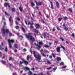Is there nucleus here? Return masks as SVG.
<instances>
[{"mask_svg": "<svg viewBox=\"0 0 75 75\" xmlns=\"http://www.w3.org/2000/svg\"><path fill=\"white\" fill-rule=\"evenodd\" d=\"M25 35L26 36V38H29L30 40L32 42H34L35 41V39L34 38V37L31 35V33H29L28 34V35L25 34Z\"/></svg>", "mask_w": 75, "mask_h": 75, "instance_id": "f257e3e1", "label": "nucleus"}, {"mask_svg": "<svg viewBox=\"0 0 75 75\" xmlns=\"http://www.w3.org/2000/svg\"><path fill=\"white\" fill-rule=\"evenodd\" d=\"M1 31L2 32V35L3 37H4L6 35V33L7 34H8L9 33V30L7 29H5L4 28V27H3L2 29H1Z\"/></svg>", "mask_w": 75, "mask_h": 75, "instance_id": "f03ea898", "label": "nucleus"}, {"mask_svg": "<svg viewBox=\"0 0 75 75\" xmlns=\"http://www.w3.org/2000/svg\"><path fill=\"white\" fill-rule=\"evenodd\" d=\"M33 54L34 55V57L35 58H37L38 60H41V56L40 55V54H38L37 55L35 54V51H33Z\"/></svg>", "mask_w": 75, "mask_h": 75, "instance_id": "7ed1b4c3", "label": "nucleus"}, {"mask_svg": "<svg viewBox=\"0 0 75 75\" xmlns=\"http://www.w3.org/2000/svg\"><path fill=\"white\" fill-rule=\"evenodd\" d=\"M8 43L9 45V48H12V45L11 43H13V42H14V40L13 39H12L10 40V39H8Z\"/></svg>", "mask_w": 75, "mask_h": 75, "instance_id": "20e7f679", "label": "nucleus"}, {"mask_svg": "<svg viewBox=\"0 0 75 75\" xmlns=\"http://www.w3.org/2000/svg\"><path fill=\"white\" fill-rule=\"evenodd\" d=\"M22 62L21 61H20L19 65H22V64H23V63H24L25 65H28V62L27 61L25 60L24 59H22Z\"/></svg>", "mask_w": 75, "mask_h": 75, "instance_id": "39448f33", "label": "nucleus"}, {"mask_svg": "<svg viewBox=\"0 0 75 75\" xmlns=\"http://www.w3.org/2000/svg\"><path fill=\"white\" fill-rule=\"evenodd\" d=\"M9 21L10 23V25H12L13 24V20L12 19V17L10 16L9 18Z\"/></svg>", "mask_w": 75, "mask_h": 75, "instance_id": "423d86ee", "label": "nucleus"}, {"mask_svg": "<svg viewBox=\"0 0 75 75\" xmlns=\"http://www.w3.org/2000/svg\"><path fill=\"white\" fill-rule=\"evenodd\" d=\"M34 23L33 22H32L31 23V22H29L28 24V25H30V27L32 28H34V26H33V25H34Z\"/></svg>", "mask_w": 75, "mask_h": 75, "instance_id": "0eeeda50", "label": "nucleus"}, {"mask_svg": "<svg viewBox=\"0 0 75 75\" xmlns=\"http://www.w3.org/2000/svg\"><path fill=\"white\" fill-rule=\"evenodd\" d=\"M4 6L6 7H7L8 6V8H10V4L8 3H6L4 4Z\"/></svg>", "mask_w": 75, "mask_h": 75, "instance_id": "6e6552de", "label": "nucleus"}, {"mask_svg": "<svg viewBox=\"0 0 75 75\" xmlns=\"http://www.w3.org/2000/svg\"><path fill=\"white\" fill-rule=\"evenodd\" d=\"M1 44V45H0V50H1V51H3V50H4V48H2V47L4 46V43L2 42Z\"/></svg>", "mask_w": 75, "mask_h": 75, "instance_id": "1a4fd4ad", "label": "nucleus"}, {"mask_svg": "<svg viewBox=\"0 0 75 75\" xmlns=\"http://www.w3.org/2000/svg\"><path fill=\"white\" fill-rule=\"evenodd\" d=\"M63 26L64 27V30H65V31H68V28L67 27H66V26H65V23H64L63 25Z\"/></svg>", "mask_w": 75, "mask_h": 75, "instance_id": "9d476101", "label": "nucleus"}, {"mask_svg": "<svg viewBox=\"0 0 75 75\" xmlns=\"http://www.w3.org/2000/svg\"><path fill=\"white\" fill-rule=\"evenodd\" d=\"M60 48L61 47H58L56 49V51L57 52H60Z\"/></svg>", "mask_w": 75, "mask_h": 75, "instance_id": "9b49d317", "label": "nucleus"}, {"mask_svg": "<svg viewBox=\"0 0 75 75\" xmlns=\"http://www.w3.org/2000/svg\"><path fill=\"white\" fill-rule=\"evenodd\" d=\"M36 29H37V28H40V25L38 23L36 24Z\"/></svg>", "mask_w": 75, "mask_h": 75, "instance_id": "f8f14e48", "label": "nucleus"}, {"mask_svg": "<svg viewBox=\"0 0 75 75\" xmlns=\"http://www.w3.org/2000/svg\"><path fill=\"white\" fill-rule=\"evenodd\" d=\"M56 6L57 8H59L60 6L59 5V2L57 1L56 2Z\"/></svg>", "mask_w": 75, "mask_h": 75, "instance_id": "ddd939ff", "label": "nucleus"}, {"mask_svg": "<svg viewBox=\"0 0 75 75\" xmlns=\"http://www.w3.org/2000/svg\"><path fill=\"white\" fill-rule=\"evenodd\" d=\"M50 3L51 8L52 10V9H53V4H52V2L51 1H50Z\"/></svg>", "mask_w": 75, "mask_h": 75, "instance_id": "4468645a", "label": "nucleus"}, {"mask_svg": "<svg viewBox=\"0 0 75 75\" xmlns=\"http://www.w3.org/2000/svg\"><path fill=\"white\" fill-rule=\"evenodd\" d=\"M31 6H35V4L33 3V1H31Z\"/></svg>", "mask_w": 75, "mask_h": 75, "instance_id": "2eb2a0df", "label": "nucleus"}, {"mask_svg": "<svg viewBox=\"0 0 75 75\" xmlns=\"http://www.w3.org/2000/svg\"><path fill=\"white\" fill-rule=\"evenodd\" d=\"M56 59L57 61H61V59L59 57H57Z\"/></svg>", "mask_w": 75, "mask_h": 75, "instance_id": "dca6fc26", "label": "nucleus"}, {"mask_svg": "<svg viewBox=\"0 0 75 75\" xmlns=\"http://www.w3.org/2000/svg\"><path fill=\"white\" fill-rule=\"evenodd\" d=\"M43 3H42V2H39L38 3V6H40H40H42V4Z\"/></svg>", "mask_w": 75, "mask_h": 75, "instance_id": "f3484780", "label": "nucleus"}, {"mask_svg": "<svg viewBox=\"0 0 75 75\" xmlns=\"http://www.w3.org/2000/svg\"><path fill=\"white\" fill-rule=\"evenodd\" d=\"M60 48H63V50H64L65 51V50H66V49H65V48L64 47L62 46V45H61Z\"/></svg>", "mask_w": 75, "mask_h": 75, "instance_id": "a211bd4d", "label": "nucleus"}, {"mask_svg": "<svg viewBox=\"0 0 75 75\" xmlns=\"http://www.w3.org/2000/svg\"><path fill=\"white\" fill-rule=\"evenodd\" d=\"M34 31H35V33H37V34H38V30L36 29H34Z\"/></svg>", "mask_w": 75, "mask_h": 75, "instance_id": "6ab92c4d", "label": "nucleus"}, {"mask_svg": "<svg viewBox=\"0 0 75 75\" xmlns=\"http://www.w3.org/2000/svg\"><path fill=\"white\" fill-rule=\"evenodd\" d=\"M35 3H36V8H37V9H38V2H37V1H35Z\"/></svg>", "mask_w": 75, "mask_h": 75, "instance_id": "aec40b11", "label": "nucleus"}, {"mask_svg": "<svg viewBox=\"0 0 75 75\" xmlns=\"http://www.w3.org/2000/svg\"><path fill=\"white\" fill-rule=\"evenodd\" d=\"M67 19H68V17L67 16H64L63 17V19L64 20H67Z\"/></svg>", "mask_w": 75, "mask_h": 75, "instance_id": "412c9836", "label": "nucleus"}, {"mask_svg": "<svg viewBox=\"0 0 75 75\" xmlns=\"http://www.w3.org/2000/svg\"><path fill=\"white\" fill-rule=\"evenodd\" d=\"M69 11L70 12V13H72V8H69L68 9Z\"/></svg>", "mask_w": 75, "mask_h": 75, "instance_id": "4be33fe9", "label": "nucleus"}, {"mask_svg": "<svg viewBox=\"0 0 75 75\" xmlns=\"http://www.w3.org/2000/svg\"><path fill=\"white\" fill-rule=\"evenodd\" d=\"M39 44L40 45H43V44H42V42H39Z\"/></svg>", "mask_w": 75, "mask_h": 75, "instance_id": "5701e85b", "label": "nucleus"}, {"mask_svg": "<svg viewBox=\"0 0 75 75\" xmlns=\"http://www.w3.org/2000/svg\"><path fill=\"white\" fill-rule=\"evenodd\" d=\"M44 47H45V48H50V46H49L48 45H45L44 46Z\"/></svg>", "mask_w": 75, "mask_h": 75, "instance_id": "b1692460", "label": "nucleus"}, {"mask_svg": "<svg viewBox=\"0 0 75 75\" xmlns=\"http://www.w3.org/2000/svg\"><path fill=\"white\" fill-rule=\"evenodd\" d=\"M5 15H6V16H10V14L8 13H6V12H5Z\"/></svg>", "mask_w": 75, "mask_h": 75, "instance_id": "393cba45", "label": "nucleus"}, {"mask_svg": "<svg viewBox=\"0 0 75 75\" xmlns=\"http://www.w3.org/2000/svg\"><path fill=\"white\" fill-rule=\"evenodd\" d=\"M43 36L44 38H46V37H47V35L46 34V33L45 32L44 33Z\"/></svg>", "mask_w": 75, "mask_h": 75, "instance_id": "a878e982", "label": "nucleus"}, {"mask_svg": "<svg viewBox=\"0 0 75 75\" xmlns=\"http://www.w3.org/2000/svg\"><path fill=\"white\" fill-rule=\"evenodd\" d=\"M59 38L60 39V40H61L62 41H64V38H62V37L60 36Z\"/></svg>", "mask_w": 75, "mask_h": 75, "instance_id": "bb28decb", "label": "nucleus"}, {"mask_svg": "<svg viewBox=\"0 0 75 75\" xmlns=\"http://www.w3.org/2000/svg\"><path fill=\"white\" fill-rule=\"evenodd\" d=\"M24 68L26 70H28V71H30V68H28L27 67H25Z\"/></svg>", "mask_w": 75, "mask_h": 75, "instance_id": "cd10ccee", "label": "nucleus"}, {"mask_svg": "<svg viewBox=\"0 0 75 75\" xmlns=\"http://www.w3.org/2000/svg\"><path fill=\"white\" fill-rule=\"evenodd\" d=\"M14 47L15 48H18V47L17 46V45L16 44H15L14 45Z\"/></svg>", "mask_w": 75, "mask_h": 75, "instance_id": "c85d7f7f", "label": "nucleus"}, {"mask_svg": "<svg viewBox=\"0 0 75 75\" xmlns=\"http://www.w3.org/2000/svg\"><path fill=\"white\" fill-rule=\"evenodd\" d=\"M64 65V62H61V63L60 64V65Z\"/></svg>", "mask_w": 75, "mask_h": 75, "instance_id": "c756f323", "label": "nucleus"}, {"mask_svg": "<svg viewBox=\"0 0 75 75\" xmlns=\"http://www.w3.org/2000/svg\"><path fill=\"white\" fill-rule=\"evenodd\" d=\"M62 18H58V21H61V20H62Z\"/></svg>", "mask_w": 75, "mask_h": 75, "instance_id": "7c9ffc66", "label": "nucleus"}, {"mask_svg": "<svg viewBox=\"0 0 75 75\" xmlns=\"http://www.w3.org/2000/svg\"><path fill=\"white\" fill-rule=\"evenodd\" d=\"M29 59H30V56L28 55L27 57V61H28L29 60Z\"/></svg>", "mask_w": 75, "mask_h": 75, "instance_id": "2f4dec72", "label": "nucleus"}, {"mask_svg": "<svg viewBox=\"0 0 75 75\" xmlns=\"http://www.w3.org/2000/svg\"><path fill=\"white\" fill-rule=\"evenodd\" d=\"M22 29L23 32H24V33L25 32V29H24V28H23V27L22 28Z\"/></svg>", "mask_w": 75, "mask_h": 75, "instance_id": "473e14b6", "label": "nucleus"}, {"mask_svg": "<svg viewBox=\"0 0 75 75\" xmlns=\"http://www.w3.org/2000/svg\"><path fill=\"white\" fill-rule=\"evenodd\" d=\"M19 9L21 12L23 11V9H22V8H21V7H19Z\"/></svg>", "mask_w": 75, "mask_h": 75, "instance_id": "72a5a7b5", "label": "nucleus"}, {"mask_svg": "<svg viewBox=\"0 0 75 75\" xmlns=\"http://www.w3.org/2000/svg\"><path fill=\"white\" fill-rule=\"evenodd\" d=\"M12 11L13 12H15L16 11V10H15V8H13L12 9Z\"/></svg>", "mask_w": 75, "mask_h": 75, "instance_id": "f704fd0d", "label": "nucleus"}, {"mask_svg": "<svg viewBox=\"0 0 75 75\" xmlns=\"http://www.w3.org/2000/svg\"><path fill=\"white\" fill-rule=\"evenodd\" d=\"M4 51L6 52H7V51H8L7 50V47H6L5 48Z\"/></svg>", "mask_w": 75, "mask_h": 75, "instance_id": "c9c22d12", "label": "nucleus"}, {"mask_svg": "<svg viewBox=\"0 0 75 75\" xmlns=\"http://www.w3.org/2000/svg\"><path fill=\"white\" fill-rule=\"evenodd\" d=\"M38 14L40 16H42V14H41V13L40 11L38 12Z\"/></svg>", "mask_w": 75, "mask_h": 75, "instance_id": "e433bc0d", "label": "nucleus"}, {"mask_svg": "<svg viewBox=\"0 0 75 75\" xmlns=\"http://www.w3.org/2000/svg\"><path fill=\"white\" fill-rule=\"evenodd\" d=\"M41 54H42V56L43 57H45L46 56V55H45V54H44V53L43 52L41 53Z\"/></svg>", "mask_w": 75, "mask_h": 75, "instance_id": "4c0bfd02", "label": "nucleus"}, {"mask_svg": "<svg viewBox=\"0 0 75 75\" xmlns=\"http://www.w3.org/2000/svg\"><path fill=\"white\" fill-rule=\"evenodd\" d=\"M1 62H2V63L3 64H5V63H6V62L2 60L1 61Z\"/></svg>", "mask_w": 75, "mask_h": 75, "instance_id": "58836bf2", "label": "nucleus"}, {"mask_svg": "<svg viewBox=\"0 0 75 75\" xmlns=\"http://www.w3.org/2000/svg\"><path fill=\"white\" fill-rule=\"evenodd\" d=\"M15 28L16 30H18L19 29V26H17L15 27Z\"/></svg>", "mask_w": 75, "mask_h": 75, "instance_id": "ea45409f", "label": "nucleus"}, {"mask_svg": "<svg viewBox=\"0 0 75 75\" xmlns=\"http://www.w3.org/2000/svg\"><path fill=\"white\" fill-rule=\"evenodd\" d=\"M17 20H18V21H20V18L19 17H18L17 18Z\"/></svg>", "mask_w": 75, "mask_h": 75, "instance_id": "a19ab883", "label": "nucleus"}, {"mask_svg": "<svg viewBox=\"0 0 75 75\" xmlns=\"http://www.w3.org/2000/svg\"><path fill=\"white\" fill-rule=\"evenodd\" d=\"M38 75H43V73L42 72L41 73L38 74Z\"/></svg>", "mask_w": 75, "mask_h": 75, "instance_id": "79ce46f5", "label": "nucleus"}, {"mask_svg": "<svg viewBox=\"0 0 75 75\" xmlns=\"http://www.w3.org/2000/svg\"><path fill=\"white\" fill-rule=\"evenodd\" d=\"M29 74H29V75H33V72H32L30 71H29Z\"/></svg>", "mask_w": 75, "mask_h": 75, "instance_id": "37998d69", "label": "nucleus"}, {"mask_svg": "<svg viewBox=\"0 0 75 75\" xmlns=\"http://www.w3.org/2000/svg\"><path fill=\"white\" fill-rule=\"evenodd\" d=\"M12 59H13L12 58V57H9V61H11V60H12Z\"/></svg>", "mask_w": 75, "mask_h": 75, "instance_id": "c03bdc74", "label": "nucleus"}, {"mask_svg": "<svg viewBox=\"0 0 75 75\" xmlns=\"http://www.w3.org/2000/svg\"><path fill=\"white\" fill-rule=\"evenodd\" d=\"M52 55L54 58H55V54H54V53H52Z\"/></svg>", "mask_w": 75, "mask_h": 75, "instance_id": "a18cd8bd", "label": "nucleus"}, {"mask_svg": "<svg viewBox=\"0 0 75 75\" xmlns=\"http://www.w3.org/2000/svg\"><path fill=\"white\" fill-rule=\"evenodd\" d=\"M67 66H65L62 67V69H65L66 68H67Z\"/></svg>", "mask_w": 75, "mask_h": 75, "instance_id": "49530a36", "label": "nucleus"}, {"mask_svg": "<svg viewBox=\"0 0 75 75\" xmlns=\"http://www.w3.org/2000/svg\"><path fill=\"white\" fill-rule=\"evenodd\" d=\"M47 64H51V62L50 61H47Z\"/></svg>", "mask_w": 75, "mask_h": 75, "instance_id": "de8ad7c7", "label": "nucleus"}, {"mask_svg": "<svg viewBox=\"0 0 75 75\" xmlns=\"http://www.w3.org/2000/svg\"><path fill=\"white\" fill-rule=\"evenodd\" d=\"M47 69H48V70H50V69H52V67H50L49 68H47Z\"/></svg>", "mask_w": 75, "mask_h": 75, "instance_id": "09e8293b", "label": "nucleus"}, {"mask_svg": "<svg viewBox=\"0 0 75 75\" xmlns=\"http://www.w3.org/2000/svg\"><path fill=\"white\" fill-rule=\"evenodd\" d=\"M38 48H41V46L40 45H38Z\"/></svg>", "mask_w": 75, "mask_h": 75, "instance_id": "8fccbe9b", "label": "nucleus"}, {"mask_svg": "<svg viewBox=\"0 0 75 75\" xmlns=\"http://www.w3.org/2000/svg\"><path fill=\"white\" fill-rule=\"evenodd\" d=\"M71 36L72 37H74V36H75V34L74 33H72L71 34Z\"/></svg>", "mask_w": 75, "mask_h": 75, "instance_id": "3c124183", "label": "nucleus"}, {"mask_svg": "<svg viewBox=\"0 0 75 75\" xmlns=\"http://www.w3.org/2000/svg\"><path fill=\"white\" fill-rule=\"evenodd\" d=\"M57 67H54V68H53V70H54V71L56 70V69H57Z\"/></svg>", "mask_w": 75, "mask_h": 75, "instance_id": "603ef678", "label": "nucleus"}, {"mask_svg": "<svg viewBox=\"0 0 75 75\" xmlns=\"http://www.w3.org/2000/svg\"><path fill=\"white\" fill-rule=\"evenodd\" d=\"M25 22L26 25H27V24L28 25V24H27V21H26V20H25Z\"/></svg>", "mask_w": 75, "mask_h": 75, "instance_id": "864d4df0", "label": "nucleus"}, {"mask_svg": "<svg viewBox=\"0 0 75 75\" xmlns=\"http://www.w3.org/2000/svg\"><path fill=\"white\" fill-rule=\"evenodd\" d=\"M9 36H10V37H11V36H12V33H9Z\"/></svg>", "mask_w": 75, "mask_h": 75, "instance_id": "5fc2aeb1", "label": "nucleus"}, {"mask_svg": "<svg viewBox=\"0 0 75 75\" xmlns=\"http://www.w3.org/2000/svg\"><path fill=\"white\" fill-rule=\"evenodd\" d=\"M42 23L43 24H45V21H44L43 20H42Z\"/></svg>", "mask_w": 75, "mask_h": 75, "instance_id": "6e6d98bb", "label": "nucleus"}, {"mask_svg": "<svg viewBox=\"0 0 75 75\" xmlns=\"http://www.w3.org/2000/svg\"><path fill=\"white\" fill-rule=\"evenodd\" d=\"M57 29L58 30H60V29L59 28V27H57Z\"/></svg>", "mask_w": 75, "mask_h": 75, "instance_id": "4d7b16f0", "label": "nucleus"}, {"mask_svg": "<svg viewBox=\"0 0 75 75\" xmlns=\"http://www.w3.org/2000/svg\"><path fill=\"white\" fill-rule=\"evenodd\" d=\"M23 51H27V50L25 48H24L23 50Z\"/></svg>", "mask_w": 75, "mask_h": 75, "instance_id": "13d9d810", "label": "nucleus"}, {"mask_svg": "<svg viewBox=\"0 0 75 75\" xmlns=\"http://www.w3.org/2000/svg\"><path fill=\"white\" fill-rule=\"evenodd\" d=\"M49 58L50 59H52V57L51 55H50V56Z\"/></svg>", "mask_w": 75, "mask_h": 75, "instance_id": "bf43d9fd", "label": "nucleus"}, {"mask_svg": "<svg viewBox=\"0 0 75 75\" xmlns=\"http://www.w3.org/2000/svg\"><path fill=\"white\" fill-rule=\"evenodd\" d=\"M46 17L47 18H50V16H48V15H47L46 16Z\"/></svg>", "mask_w": 75, "mask_h": 75, "instance_id": "052dcab7", "label": "nucleus"}, {"mask_svg": "<svg viewBox=\"0 0 75 75\" xmlns=\"http://www.w3.org/2000/svg\"><path fill=\"white\" fill-rule=\"evenodd\" d=\"M30 52L31 53V54H32V50H31V49H30Z\"/></svg>", "mask_w": 75, "mask_h": 75, "instance_id": "680f3d73", "label": "nucleus"}, {"mask_svg": "<svg viewBox=\"0 0 75 75\" xmlns=\"http://www.w3.org/2000/svg\"><path fill=\"white\" fill-rule=\"evenodd\" d=\"M56 29L55 28H53V30H52V31H55L56 30Z\"/></svg>", "mask_w": 75, "mask_h": 75, "instance_id": "e2e57ef3", "label": "nucleus"}, {"mask_svg": "<svg viewBox=\"0 0 75 75\" xmlns=\"http://www.w3.org/2000/svg\"><path fill=\"white\" fill-rule=\"evenodd\" d=\"M16 25H18V23L17 22V21H16Z\"/></svg>", "mask_w": 75, "mask_h": 75, "instance_id": "0e129e2a", "label": "nucleus"}, {"mask_svg": "<svg viewBox=\"0 0 75 75\" xmlns=\"http://www.w3.org/2000/svg\"><path fill=\"white\" fill-rule=\"evenodd\" d=\"M14 52H17V50L16 49H15L14 50Z\"/></svg>", "mask_w": 75, "mask_h": 75, "instance_id": "69168bd1", "label": "nucleus"}, {"mask_svg": "<svg viewBox=\"0 0 75 75\" xmlns=\"http://www.w3.org/2000/svg\"><path fill=\"white\" fill-rule=\"evenodd\" d=\"M2 20H5V18L4 17L2 18Z\"/></svg>", "mask_w": 75, "mask_h": 75, "instance_id": "338daca9", "label": "nucleus"}, {"mask_svg": "<svg viewBox=\"0 0 75 75\" xmlns=\"http://www.w3.org/2000/svg\"><path fill=\"white\" fill-rule=\"evenodd\" d=\"M37 49H38V50H39L40 51V48H39V47H37Z\"/></svg>", "mask_w": 75, "mask_h": 75, "instance_id": "774afa93", "label": "nucleus"}]
</instances>
